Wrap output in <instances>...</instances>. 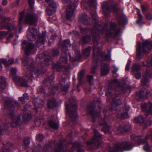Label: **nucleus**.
Returning a JSON list of instances; mask_svg holds the SVG:
<instances>
[{
  "label": "nucleus",
  "mask_w": 152,
  "mask_h": 152,
  "mask_svg": "<svg viewBox=\"0 0 152 152\" xmlns=\"http://www.w3.org/2000/svg\"><path fill=\"white\" fill-rule=\"evenodd\" d=\"M9 19L6 18H3L1 19V28H7L9 30L11 31L15 29L14 25H12L8 23Z\"/></svg>",
  "instance_id": "6ab92c4d"
},
{
  "label": "nucleus",
  "mask_w": 152,
  "mask_h": 152,
  "mask_svg": "<svg viewBox=\"0 0 152 152\" xmlns=\"http://www.w3.org/2000/svg\"><path fill=\"white\" fill-rule=\"evenodd\" d=\"M91 49V47H88L83 51V55L85 57L88 56L90 55V51Z\"/></svg>",
  "instance_id": "2f4dec72"
},
{
  "label": "nucleus",
  "mask_w": 152,
  "mask_h": 152,
  "mask_svg": "<svg viewBox=\"0 0 152 152\" xmlns=\"http://www.w3.org/2000/svg\"><path fill=\"white\" fill-rule=\"evenodd\" d=\"M12 110L11 111L10 108H9V112L7 116L10 119V124L12 126H15L17 125L20 121V118L19 116H16L14 115V112L12 110L13 107L11 108Z\"/></svg>",
  "instance_id": "ddd939ff"
},
{
  "label": "nucleus",
  "mask_w": 152,
  "mask_h": 152,
  "mask_svg": "<svg viewBox=\"0 0 152 152\" xmlns=\"http://www.w3.org/2000/svg\"><path fill=\"white\" fill-rule=\"evenodd\" d=\"M92 108L91 107L90 109H88V111L89 110H90L89 113L93 118L94 119L97 116H98L99 117L100 116L99 111L97 112L95 110L92 111Z\"/></svg>",
  "instance_id": "c85d7f7f"
},
{
  "label": "nucleus",
  "mask_w": 152,
  "mask_h": 152,
  "mask_svg": "<svg viewBox=\"0 0 152 152\" xmlns=\"http://www.w3.org/2000/svg\"><path fill=\"white\" fill-rule=\"evenodd\" d=\"M17 71L15 67L11 68L10 76L12 78L13 81L18 86H27V83L23 78L20 77L16 75Z\"/></svg>",
  "instance_id": "423d86ee"
},
{
  "label": "nucleus",
  "mask_w": 152,
  "mask_h": 152,
  "mask_svg": "<svg viewBox=\"0 0 152 152\" xmlns=\"http://www.w3.org/2000/svg\"><path fill=\"white\" fill-rule=\"evenodd\" d=\"M84 71L82 70L78 74V78L80 81L84 76Z\"/></svg>",
  "instance_id": "c03bdc74"
},
{
  "label": "nucleus",
  "mask_w": 152,
  "mask_h": 152,
  "mask_svg": "<svg viewBox=\"0 0 152 152\" xmlns=\"http://www.w3.org/2000/svg\"><path fill=\"white\" fill-rule=\"evenodd\" d=\"M49 126L53 129H57L58 128V124L54 122L53 121H51L49 123Z\"/></svg>",
  "instance_id": "f704fd0d"
},
{
  "label": "nucleus",
  "mask_w": 152,
  "mask_h": 152,
  "mask_svg": "<svg viewBox=\"0 0 152 152\" xmlns=\"http://www.w3.org/2000/svg\"><path fill=\"white\" fill-rule=\"evenodd\" d=\"M152 48V42L146 41L142 43V46L138 45L137 48V57L140 58L142 53L143 52L148 53V50Z\"/></svg>",
  "instance_id": "6e6552de"
},
{
  "label": "nucleus",
  "mask_w": 152,
  "mask_h": 152,
  "mask_svg": "<svg viewBox=\"0 0 152 152\" xmlns=\"http://www.w3.org/2000/svg\"><path fill=\"white\" fill-rule=\"evenodd\" d=\"M14 63V61L12 59H9L8 61L6 59H0V70L2 69V66L1 64H4L6 67L10 65L13 64Z\"/></svg>",
  "instance_id": "4be33fe9"
},
{
  "label": "nucleus",
  "mask_w": 152,
  "mask_h": 152,
  "mask_svg": "<svg viewBox=\"0 0 152 152\" xmlns=\"http://www.w3.org/2000/svg\"><path fill=\"white\" fill-rule=\"evenodd\" d=\"M78 0H66L68 5L66 10V16L67 19L70 20L74 17V14L75 10L77 6Z\"/></svg>",
  "instance_id": "39448f33"
},
{
  "label": "nucleus",
  "mask_w": 152,
  "mask_h": 152,
  "mask_svg": "<svg viewBox=\"0 0 152 152\" xmlns=\"http://www.w3.org/2000/svg\"><path fill=\"white\" fill-rule=\"evenodd\" d=\"M66 113L69 114L72 120L76 118L77 117V113L76 111L77 108L76 105H73L66 104Z\"/></svg>",
  "instance_id": "f8f14e48"
},
{
  "label": "nucleus",
  "mask_w": 152,
  "mask_h": 152,
  "mask_svg": "<svg viewBox=\"0 0 152 152\" xmlns=\"http://www.w3.org/2000/svg\"><path fill=\"white\" fill-rule=\"evenodd\" d=\"M138 15L139 17V19L137 21V23L139 24L141 21L142 19V15L140 14L139 11L138 10L137 12Z\"/></svg>",
  "instance_id": "a18cd8bd"
},
{
  "label": "nucleus",
  "mask_w": 152,
  "mask_h": 152,
  "mask_svg": "<svg viewBox=\"0 0 152 152\" xmlns=\"http://www.w3.org/2000/svg\"><path fill=\"white\" fill-rule=\"evenodd\" d=\"M72 146L73 148H76L79 152H81L82 151H81L80 150V148L82 146L79 145L77 143H73L72 145Z\"/></svg>",
  "instance_id": "4c0bfd02"
},
{
  "label": "nucleus",
  "mask_w": 152,
  "mask_h": 152,
  "mask_svg": "<svg viewBox=\"0 0 152 152\" xmlns=\"http://www.w3.org/2000/svg\"><path fill=\"white\" fill-rule=\"evenodd\" d=\"M19 101L23 103H24V101L25 99H24L23 97H19Z\"/></svg>",
  "instance_id": "0e129e2a"
},
{
  "label": "nucleus",
  "mask_w": 152,
  "mask_h": 152,
  "mask_svg": "<svg viewBox=\"0 0 152 152\" xmlns=\"http://www.w3.org/2000/svg\"><path fill=\"white\" fill-rule=\"evenodd\" d=\"M49 4L46 9V13L48 15H51L56 12L57 5L54 1H52Z\"/></svg>",
  "instance_id": "a211bd4d"
},
{
  "label": "nucleus",
  "mask_w": 152,
  "mask_h": 152,
  "mask_svg": "<svg viewBox=\"0 0 152 152\" xmlns=\"http://www.w3.org/2000/svg\"><path fill=\"white\" fill-rule=\"evenodd\" d=\"M59 51L57 50H53V56L56 55L58 54Z\"/></svg>",
  "instance_id": "e2e57ef3"
},
{
  "label": "nucleus",
  "mask_w": 152,
  "mask_h": 152,
  "mask_svg": "<svg viewBox=\"0 0 152 152\" xmlns=\"http://www.w3.org/2000/svg\"><path fill=\"white\" fill-rule=\"evenodd\" d=\"M141 107L143 111L152 114V103L146 105V103L142 104Z\"/></svg>",
  "instance_id": "393cba45"
},
{
  "label": "nucleus",
  "mask_w": 152,
  "mask_h": 152,
  "mask_svg": "<svg viewBox=\"0 0 152 152\" xmlns=\"http://www.w3.org/2000/svg\"><path fill=\"white\" fill-rule=\"evenodd\" d=\"M30 143L29 140L28 138H26L24 139L23 141V145L25 148H26L28 146Z\"/></svg>",
  "instance_id": "e433bc0d"
},
{
  "label": "nucleus",
  "mask_w": 152,
  "mask_h": 152,
  "mask_svg": "<svg viewBox=\"0 0 152 152\" xmlns=\"http://www.w3.org/2000/svg\"><path fill=\"white\" fill-rule=\"evenodd\" d=\"M144 121V118L142 115H140L135 118L134 121L135 123H143Z\"/></svg>",
  "instance_id": "473e14b6"
},
{
  "label": "nucleus",
  "mask_w": 152,
  "mask_h": 152,
  "mask_svg": "<svg viewBox=\"0 0 152 152\" xmlns=\"http://www.w3.org/2000/svg\"><path fill=\"white\" fill-rule=\"evenodd\" d=\"M54 77L53 75H52L50 77H48L46 78V81L48 83H51L53 80Z\"/></svg>",
  "instance_id": "de8ad7c7"
},
{
  "label": "nucleus",
  "mask_w": 152,
  "mask_h": 152,
  "mask_svg": "<svg viewBox=\"0 0 152 152\" xmlns=\"http://www.w3.org/2000/svg\"><path fill=\"white\" fill-rule=\"evenodd\" d=\"M149 137H150L149 136L147 135L146 136L145 139H143L141 141V137L140 136L135 137V135H132L131 136V139L132 140H134L137 143L138 145L144 144L143 149L145 151L150 152H151L152 151L150 150V148L148 145L147 140V138Z\"/></svg>",
  "instance_id": "0eeeda50"
},
{
  "label": "nucleus",
  "mask_w": 152,
  "mask_h": 152,
  "mask_svg": "<svg viewBox=\"0 0 152 152\" xmlns=\"http://www.w3.org/2000/svg\"><path fill=\"white\" fill-rule=\"evenodd\" d=\"M114 70L113 71V73H115L118 70V69L117 68L115 65H114Z\"/></svg>",
  "instance_id": "69168bd1"
},
{
  "label": "nucleus",
  "mask_w": 152,
  "mask_h": 152,
  "mask_svg": "<svg viewBox=\"0 0 152 152\" xmlns=\"http://www.w3.org/2000/svg\"><path fill=\"white\" fill-rule=\"evenodd\" d=\"M116 26V24L113 22H110L107 24V27L106 26V31L105 34L107 35H108L112 33L111 30H113Z\"/></svg>",
  "instance_id": "b1692460"
},
{
  "label": "nucleus",
  "mask_w": 152,
  "mask_h": 152,
  "mask_svg": "<svg viewBox=\"0 0 152 152\" xmlns=\"http://www.w3.org/2000/svg\"><path fill=\"white\" fill-rule=\"evenodd\" d=\"M87 17V15H85L84 18H83V17L80 18V21H82L85 25H87L88 23V21L86 18Z\"/></svg>",
  "instance_id": "58836bf2"
},
{
  "label": "nucleus",
  "mask_w": 152,
  "mask_h": 152,
  "mask_svg": "<svg viewBox=\"0 0 152 152\" xmlns=\"http://www.w3.org/2000/svg\"><path fill=\"white\" fill-rule=\"evenodd\" d=\"M140 67L139 64H134L132 69L133 73H134L136 71L140 70Z\"/></svg>",
  "instance_id": "c9c22d12"
},
{
  "label": "nucleus",
  "mask_w": 152,
  "mask_h": 152,
  "mask_svg": "<svg viewBox=\"0 0 152 152\" xmlns=\"http://www.w3.org/2000/svg\"><path fill=\"white\" fill-rule=\"evenodd\" d=\"M23 96L24 97V99L28 100V94L26 93H25L23 94Z\"/></svg>",
  "instance_id": "052dcab7"
},
{
  "label": "nucleus",
  "mask_w": 152,
  "mask_h": 152,
  "mask_svg": "<svg viewBox=\"0 0 152 152\" xmlns=\"http://www.w3.org/2000/svg\"><path fill=\"white\" fill-rule=\"evenodd\" d=\"M6 86L5 78L3 76L0 77V93L2 92V89L5 88Z\"/></svg>",
  "instance_id": "cd10ccee"
},
{
  "label": "nucleus",
  "mask_w": 152,
  "mask_h": 152,
  "mask_svg": "<svg viewBox=\"0 0 152 152\" xmlns=\"http://www.w3.org/2000/svg\"><path fill=\"white\" fill-rule=\"evenodd\" d=\"M48 106L50 108H52L53 107L56 106V102L55 100L52 99L49 100L48 102Z\"/></svg>",
  "instance_id": "7c9ffc66"
},
{
  "label": "nucleus",
  "mask_w": 152,
  "mask_h": 152,
  "mask_svg": "<svg viewBox=\"0 0 152 152\" xmlns=\"http://www.w3.org/2000/svg\"><path fill=\"white\" fill-rule=\"evenodd\" d=\"M43 136L42 134H39V135L37 137V139L38 140H41L43 138Z\"/></svg>",
  "instance_id": "bf43d9fd"
},
{
  "label": "nucleus",
  "mask_w": 152,
  "mask_h": 152,
  "mask_svg": "<svg viewBox=\"0 0 152 152\" xmlns=\"http://www.w3.org/2000/svg\"><path fill=\"white\" fill-rule=\"evenodd\" d=\"M38 31L35 28L30 26L28 28L27 37L29 41H34L36 39V37L38 34Z\"/></svg>",
  "instance_id": "dca6fc26"
},
{
  "label": "nucleus",
  "mask_w": 152,
  "mask_h": 152,
  "mask_svg": "<svg viewBox=\"0 0 152 152\" xmlns=\"http://www.w3.org/2000/svg\"><path fill=\"white\" fill-rule=\"evenodd\" d=\"M113 5L111 6V8L110 7H108L107 6L105 5L106 4V2H104L103 4H102V9L104 15L105 16H107L109 15L110 12L111 11H112L114 12H115L119 10V8L115 2H113Z\"/></svg>",
  "instance_id": "9b49d317"
},
{
  "label": "nucleus",
  "mask_w": 152,
  "mask_h": 152,
  "mask_svg": "<svg viewBox=\"0 0 152 152\" xmlns=\"http://www.w3.org/2000/svg\"><path fill=\"white\" fill-rule=\"evenodd\" d=\"M20 17L19 20V25H20V24H21L22 23V21L23 19V15H24V11L20 12Z\"/></svg>",
  "instance_id": "79ce46f5"
},
{
  "label": "nucleus",
  "mask_w": 152,
  "mask_h": 152,
  "mask_svg": "<svg viewBox=\"0 0 152 152\" xmlns=\"http://www.w3.org/2000/svg\"><path fill=\"white\" fill-rule=\"evenodd\" d=\"M23 118L26 119H28L31 118V116L30 114L28 113H26L23 116Z\"/></svg>",
  "instance_id": "09e8293b"
},
{
  "label": "nucleus",
  "mask_w": 152,
  "mask_h": 152,
  "mask_svg": "<svg viewBox=\"0 0 152 152\" xmlns=\"http://www.w3.org/2000/svg\"><path fill=\"white\" fill-rule=\"evenodd\" d=\"M64 56H62L60 58V63L54 65L53 68L58 71L60 70L66 64L67 61V57L66 53H64Z\"/></svg>",
  "instance_id": "4468645a"
},
{
  "label": "nucleus",
  "mask_w": 152,
  "mask_h": 152,
  "mask_svg": "<svg viewBox=\"0 0 152 152\" xmlns=\"http://www.w3.org/2000/svg\"><path fill=\"white\" fill-rule=\"evenodd\" d=\"M22 46L25 50V54L28 55L31 51L34 48V45L32 42H27L24 40L22 42Z\"/></svg>",
  "instance_id": "f3484780"
},
{
  "label": "nucleus",
  "mask_w": 152,
  "mask_h": 152,
  "mask_svg": "<svg viewBox=\"0 0 152 152\" xmlns=\"http://www.w3.org/2000/svg\"><path fill=\"white\" fill-rule=\"evenodd\" d=\"M7 126L0 122V132L1 134H7L9 132L7 129Z\"/></svg>",
  "instance_id": "bb28decb"
},
{
  "label": "nucleus",
  "mask_w": 152,
  "mask_h": 152,
  "mask_svg": "<svg viewBox=\"0 0 152 152\" xmlns=\"http://www.w3.org/2000/svg\"><path fill=\"white\" fill-rule=\"evenodd\" d=\"M87 78L90 83L91 84L92 83V80H93V76L88 75L87 77Z\"/></svg>",
  "instance_id": "3c124183"
},
{
  "label": "nucleus",
  "mask_w": 152,
  "mask_h": 152,
  "mask_svg": "<svg viewBox=\"0 0 152 152\" xmlns=\"http://www.w3.org/2000/svg\"><path fill=\"white\" fill-rule=\"evenodd\" d=\"M102 67L101 69V74L102 75H105L109 72L108 64L104 63L103 61L101 62Z\"/></svg>",
  "instance_id": "412c9836"
},
{
  "label": "nucleus",
  "mask_w": 152,
  "mask_h": 152,
  "mask_svg": "<svg viewBox=\"0 0 152 152\" xmlns=\"http://www.w3.org/2000/svg\"><path fill=\"white\" fill-rule=\"evenodd\" d=\"M7 34V33L5 31H0V37L2 38L6 36Z\"/></svg>",
  "instance_id": "8fccbe9b"
},
{
  "label": "nucleus",
  "mask_w": 152,
  "mask_h": 152,
  "mask_svg": "<svg viewBox=\"0 0 152 152\" xmlns=\"http://www.w3.org/2000/svg\"><path fill=\"white\" fill-rule=\"evenodd\" d=\"M132 147L131 143L123 142L115 145L112 148L109 147L108 149V152H122L130 150Z\"/></svg>",
  "instance_id": "20e7f679"
},
{
  "label": "nucleus",
  "mask_w": 152,
  "mask_h": 152,
  "mask_svg": "<svg viewBox=\"0 0 152 152\" xmlns=\"http://www.w3.org/2000/svg\"><path fill=\"white\" fill-rule=\"evenodd\" d=\"M118 130L119 132H123L124 131L127 130L126 126L123 127L122 126H120L118 128Z\"/></svg>",
  "instance_id": "ea45409f"
},
{
  "label": "nucleus",
  "mask_w": 152,
  "mask_h": 152,
  "mask_svg": "<svg viewBox=\"0 0 152 152\" xmlns=\"http://www.w3.org/2000/svg\"><path fill=\"white\" fill-rule=\"evenodd\" d=\"M127 18L125 15L122 16L120 18V23L123 24H124L125 22L127 21Z\"/></svg>",
  "instance_id": "37998d69"
},
{
  "label": "nucleus",
  "mask_w": 152,
  "mask_h": 152,
  "mask_svg": "<svg viewBox=\"0 0 152 152\" xmlns=\"http://www.w3.org/2000/svg\"><path fill=\"white\" fill-rule=\"evenodd\" d=\"M37 20V16H34L30 14H28L26 16L25 21L26 23L30 25L35 24Z\"/></svg>",
  "instance_id": "aec40b11"
},
{
  "label": "nucleus",
  "mask_w": 152,
  "mask_h": 152,
  "mask_svg": "<svg viewBox=\"0 0 152 152\" xmlns=\"http://www.w3.org/2000/svg\"><path fill=\"white\" fill-rule=\"evenodd\" d=\"M28 2L30 7L31 8L32 7L33 5L34 4V0H28Z\"/></svg>",
  "instance_id": "13d9d810"
},
{
  "label": "nucleus",
  "mask_w": 152,
  "mask_h": 152,
  "mask_svg": "<svg viewBox=\"0 0 152 152\" xmlns=\"http://www.w3.org/2000/svg\"><path fill=\"white\" fill-rule=\"evenodd\" d=\"M45 58L44 53H42L39 55L37 58V61L38 62L39 65L38 67L42 66V69L39 70L38 69V67H34L33 64V60L32 59L28 60L27 58L24 57L22 59L23 64L25 66H26L27 68L26 71L24 75L28 79L32 80L34 78V75L38 76L39 74L43 73L46 70L44 69L45 67H47L49 65V60L48 59L44 60Z\"/></svg>",
  "instance_id": "f257e3e1"
},
{
  "label": "nucleus",
  "mask_w": 152,
  "mask_h": 152,
  "mask_svg": "<svg viewBox=\"0 0 152 152\" xmlns=\"http://www.w3.org/2000/svg\"><path fill=\"white\" fill-rule=\"evenodd\" d=\"M66 147L61 143H59L57 145H56L54 150H53L52 146L49 145L45 146L44 149V152H64L66 151Z\"/></svg>",
  "instance_id": "1a4fd4ad"
},
{
  "label": "nucleus",
  "mask_w": 152,
  "mask_h": 152,
  "mask_svg": "<svg viewBox=\"0 0 152 152\" xmlns=\"http://www.w3.org/2000/svg\"><path fill=\"white\" fill-rule=\"evenodd\" d=\"M8 3L7 0H3L2 2V4L3 6L6 5Z\"/></svg>",
  "instance_id": "680f3d73"
},
{
  "label": "nucleus",
  "mask_w": 152,
  "mask_h": 152,
  "mask_svg": "<svg viewBox=\"0 0 152 152\" xmlns=\"http://www.w3.org/2000/svg\"><path fill=\"white\" fill-rule=\"evenodd\" d=\"M101 49L99 48L97 46H95L94 47L93 65L94 66L92 68L91 71V73L92 74H94L95 73V70L96 66L97 65V64L98 61L96 59L97 56H102V58L106 61L110 60V57L108 55L102 56L101 54Z\"/></svg>",
  "instance_id": "7ed1b4c3"
},
{
  "label": "nucleus",
  "mask_w": 152,
  "mask_h": 152,
  "mask_svg": "<svg viewBox=\"0 0 152 152\" xmlns=\"http://www.w3.org/2000/svg\"><path fill=\"white\" fill-rule=\"evenodd\" d=\"M35 123L36 125L37 126H39L40 124L39 120V121H38L37 122V120H36V121H35Z\"/></svg>",
  "instance_id": "774afa93"
},
{
  "label": "nucleus",
  "mask_w": 152,
  "mask_h": 152,
  "mask_svg": "<svg viewBox=\"0 0 152 152\" xmlns=\"http://www.w3.org/2000/svg\"><path fill=\"white\" fill-rule=\"evenodd\" d=\"M83 40L85 42H89L91 40V37L89 36H87L83 38Z\"/></svg>",
  "instance_id": "49530a36"
},
{
  "label": "nucleus",
  "mask_w": 152,
  "mask_h": 152,
  "mask_svg": "<svg viewBox=\"0 0 152 152\" xmlns=\"http://www.w3.org/2000/svg\"><path fill=\"white\" fill-rule=\"evenodd\" d=\"M101 28L102 27L100 26H99L98 24H96L94 25V29L92 31V33L91 36H94V38H95V37H96L98 35H95L94 34L96 33L97 34L99 32H102V33H104V31L105 30V29L100 30V29H101Z\"/></svg>",
  "instance_id": "5701e85b"
},
{
  "label": "nucleus",
  "mask_w": 152,
  "mask_h": 152,
  "mask_svg": "<svg viewBox=\"0 0 152 152\" xmlns=\"http://www.w3.org/2000/svg\"><path fill=\"white\" fill-rule=\"evenodd\" d=\"M131 61L130 60H129L128 62L127 63L125 68V69L126 70H129V66L130 64Z\"/></svg>",
  "instance_id": "603ef678"
},
{
  "label": "nucleus",
  "mask_w": 152,
  "mask_h": 152,
  "mask_svg": "<svg viewBox=\"0 0 152 152\" xmlns=\"http://www.w3.org/2000/svg\"><path fill=\"white\" fill-rule=\"evenodd\" d=\"M128 111V109L125 107L121 109L118 114V117L121 119L127 118Z\"/></svg>",
  "instance_id": "a878e982"
},
{
  "label": "nucleus",
  "mask_w": 152,
  "mask_h": 152,
  "mask_svg": "<svg viewBox=\"0 0 152 152\" xmlns=\"http://www.w3.org/2000/svg\"><path fill=\"white\" fill-rule=\"evenodd\" d=\"M146 18L149 20H152V14H148L146 15Z\"/></svg>",
  "instance_id": "6e6d98bb"
},
{
  "label": "nucleus",
  "mask_w": 152,
  "mask_h": 152,
  "mask_svg": "<svg viewBox=\"0 0 152 152\" xmlns=\"http://www.w3.org/2000/svg\"><path fill=\"white\" fill-rule=\"evenodd\" d=\"M45 40V36L41 35L36 42L37 45L39 47V46L43 45Z\"/></svg>",
  "instance_id": "c756f323"
},
{
  "label": "nucleus",
  "mask_w": 152,
  "mask_h": 152,
  "mask_svg": "<svg viewBox=\"0 0 152 152\" xmlns=\"http://www.w3.org/2000/svg\"><path fill=\"white\" fill-rule=\"evenodd\" d=\"M118 83L117 82L114 81L112 82L110 84V87L108 89L106 94L108 97L111 96L113 98V99L110 100L112 101L111 105L112 106V108L113 110H114L115 107L116 105L121 104V102L120 100L119 99H115L114 98L115 96V94H114V92L116 91L117 88L119 87L118 86Z\"/></svg>",
  "instance_id": "f03ea898"
},
{
  "label": "nucleus",
  "mask_w": 152,
  "mask_h": 152,
  "mask_svg": "<svg viewBox=\"0 0 152 152\" xmlns=\"http://www.w3.org/2000/svg\"><path fill=\"white\" fill-rule=\"evenodd\" d=\"M93 131L94 133V137L90 141L87 142V145L88 146L90 145L93 144L99 145V142L98 141L102 139V135L99 133H98L96 129H93Z\"/></svg>",
  "instance_id": "2eb2a0df"
},
{
  "label": "nucleus",
  "mask_w": 152,
  "mask_h": 152,
  "mask_svg": "<svg viewBox=\"0 0 152 152\" xmlns=\"http://www.w3.org/2000/svg\"><path fill=\"white\" fill-rule=\"evenodd\" d=\"M73 49H74L73 47ZM74 50L75 52L76 53V58H75L74 60H72V61H75L77 60L80 57V53L79 50L78 49H77L76 51L75 50Z\"/></svg>",
  "instance_id": "a19ab883"
},
{
  "label": "nucleus",
  "mask_w": 152,
  "mask_h": 152,
  "mask_svg": "<svg viewBox=\"0 0 152 152\" xmlns=\"http://www.w3.org/2000/svg\"><path fill=\"white\" fill-rule=\"evenodd\" d=\"M91 6H93L95 5L96 3V0H88Z\"/></svg>",
  "instance_id": "864d4df0"
},
{
  "label": "nucleus",
  "mask_w": 152,
  "mask_h": 152,
  "mask_svg": "<svg viewBox=\"0 0 152 152\" xmlns=\"http://www.w3.org/2000/svg\"><path fill=\"white\" fill-rule=\"evenodd\" d=\"M148 69L146 70V73L143 77V79L141 81L142 84L144 86L149 82V79L152 77V73L149 70V67L150 66H152V57L149 58L147 61Z\"/></svg>",
  "instance_id": "9d476101"
},
{
  "label": "nucleus",
  "mask_w": 152,
  "mask_h": 152,
  "mask_svg": "<svg viewBox=\"0 0 152 152\" xmlns=\"http://www.w3.org/2000/svg\"><path fill=\"white\" fill-rule=\"evenodd\" d=\"M101 125L103 126L102 127V130L105 133L109 132V127L105 122H104L103 124H101Z\"/></svg>",
  "instance_id": "72a5a7b5"
},
{
  "label": "nucleus",
  "mask_w": 152,
  "mask_h": 152,
  "mask_svg": "<svg viewBox=\"0 0 152 152\" xmlns=\"http://www.w3.org/2000/svg\"><path fill=\"white\" fill-rule=\"evenodd\" d=\"M70 44V41L69 40L67 39L65 40L64 42V45L66 46Z\"/></svg>",
  "instance_id": "4d7b16f0"
},
{
  "label": "nucleus",
  "mask_w": 152,
  "mask_h": 152,
  "mask_svg": "<svg viewBox=\"0 0 152 152\" xmlns=\"http://www.w3.org/2000/svg\"><path fill=\"white\" fill-rule=\"evenodd\" d=\"M141 8L142 9V10L143 11H145L147 9V7H145L143 6H141Z\"/></svg>",
  "instance_id": "338daca9"
},
{
  "label": "nucleus",
  "mask_w": 152,
  "mask_h": 152,
  "mask_svg": "<svg viewBox=\"0 0 152 152\" xmlns=\"http://www.w3.org/2000/svg\"><path fill=\"white\" fill-rule=\"evenodd\" d=\"M135 77L137 79H139L141 77V74L139 72H137L135 74Z\"/></svg>",
  "instance_id": "5fc2aeb1"
}]
</instances>
